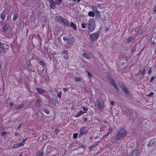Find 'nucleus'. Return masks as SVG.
Masks as SVG:
<instances>
[{"label": "nucleus", "instance_id": "f3484780", "mask_svg": "<svg viewBox=\"0 0 156 156\" xmlns=\"http://www.w3.org/2000/svg\"><path fill=\"white\" fill-rule=\"evenodd\" d=\"M19 17V15L17 13H16L14 14V15L13 18V20L14 22L17 19V18Z\"/></svg>", "mask_w": 156, "mask_h": 156}, {"label": "nucleus", "instance_id": "4d7b16f0", "mask_svg": "<svg viewBox=\"0 0 156 156\" xmlns=\"http://www.w3.org/2000/svg\"><path fill=\"white\" fill-rule=\"evenodd\" d=\"M143 31V30L142 29H140L138 31V33H141Z\"/></svg>", "mask_w": 156, "mask_h": 156}, {"label": "nucleus", "instance_id": "a211bd4d", "mask_svg": "<svg viewBox=\"0 0 156 156\" xmlns=\"http://www.w3.org/2000/svg\"><path fill=\"white\" fill-rule=\"evenodd\" d=\"M24 107V104H20L17 106V107L16 108V109L17 110H19L20 108H23Z\"/></svg>", "mask_w": 156, "mask_h": 156}, {"label": "nucleus", "instance_id": "e2e57ef3", "mask_svg": "<svg viewBox=\"0 0 156 156\" xmlns=\"http://www.w3.org/2000/svg\"><path fill=\"white\" fill-rule=\"evenodd\" d=\"M115 103V102H113V101H112L111 102V104H112V105H114V104Z\"/></svg>", "mask_w": 156, "mask_h": 156}, {"label": "nucleus", "instance_id": "f257e3e1", "mask_svg": "<svg viewBox=\"0 0 156 156\" xmlns=\"http://www.w3.org/2000/svg\"><path fill=\"white\" fill-rule=\"evenodd\" d=\"M126 135L127 132L125 129L124 128H122L116 136L115 140L116 141H117L120 139L125 136Z\"/></svg>", "mask_w": 156, "mask_h": 156}, {"label": "nucleus", "instance_id": "dca6fc26", "mask_svg": "<svg viewBox=\"0 0 156 156\" xmlns=\"http://www.w3.org/2000/svg\"><path fill=\"white\" fill-rule=\"evenodd\" d=\"M82 56L84 58L87 59H90V56L86 53H83L82 54Z\"/></svg>", "mask_w": 156, "mask_h": 156}, {"label": "nucleus", "instance_id": "2eb2a0df", "mask_svg": "<svg viewBox=\"0 0 156 156\" xmlns=\"http://www.w3.org/2000/svg\"><path fill=\"white\" fill-rule=\"evenodd\" d=\"M74 40L73 38H71L69 39L67 41V43L69 44H73L74 42Z\"/></svg>", "mask_w": 156, "mask_h": 156}, {"label": "nucleus", "instance_id": "6e6552de", "mask_svg": "<svg viewBox=\"0 0 156 156\" xmlns=\"http://www.w3.org/2000/svg\"><path fill=\"white\" fill-rule=\"evenodd\" d=\"M61 24L67 27H69L70 26L69 22L67 20L65 19H63Z\"/></svg>", "mask_w": 156, "mask_h": 156}, {"label": "nucleus", "instance_id": "f8f14e48", "mask_svg": "<svg viewBox=\"0 0 156 156\" xmlns=\"http://www.w3.org/2000/svg\"><path fill=\"white\" fill-rule=\"evenodd\" d=\"M122 88L125 94L127 96H128L129 95V92L126 87L125 86H122Z\"/></svg>", "mask_w": 156, "mask_h": 156}, {"label": "nucleus", "instance_id": "5fc2aeb1", "mask_svg": "<svg viewBox=\"0 0 156 156\" xmlns=\"http://www.w3.org/2000/svg\"><path fill=\"white\" fill-rule=\"evenodd\" d=\"M9 105L10 107H12L13 105V103L12 102H10L9 103Z\"/></svg>", "mask_w": 156, "mask_h": 156}, {"label": "nucleus", "instance_id": "f03ea898", "mask_svg": "<svg viewBox=\"0 0 156 156\" xmlns=\"http://www.w3.org/2000/svg\"><path fill=\"white\" fill-rule=\"evenodd\" d=\"M95 26V22L93 19H90L88 23L87 27L90 31H94Z\"/></svg>", "mask_w": 156, "mask_h": 156}, {"label": "nucleus", "instance_id": "9b49d317", "mask_svg": "<svg viewBox=\"0 0 156 156\" xmlns=\"http://www.w3.org/2000/svg\"><path fill=\"white\" fill-rule=\"evenodd\" d=\"M138 153V150L137 149H135L131 153L130 156H137Z\"/></svg>", "mask_w": 156, "mask_h": 156}, {"label": "nucleus", "instance_id": "cd10ccee", "mask_svg": "<svg viewBox=\"0 0 156 156\" xmlns=\"http://www.w3.org/2000/svg\"><path fill=\"white\" fill-rule=\"evenodd\" d=\"M63 57L65 60H68L69 59V54H68L64 55Z\"/></svg>", "mask_w": 156, "mask_h": 156}, {"label": "nucleus", "instance_id": "c756f323", "mask_svg": "<svg viewBox=\"0 0 156 156\" xmlns=\"http://www.w3.org/2000/svg\"><path fill=\"white\" fill-rule=\"evenodd\" d=\"M86 113V112H83L82 110H80L78 113V114L80 116L83 114L85 113Z\"/></svg>", "mask_w": 156, "mask_h": 156}, {"label": "nucleus", "instance_id": "37998d69", "mask_svg": "<svg viewBox=\"0 0 156 156\" xmlns=\"http://www.w3.org/2000/svg\"><path fill=\"white\" fill-rule=\"evenodd\" d=\"M62 94V92H60L58 93L57 96L59 98H61V95Z\"/></svg>", "mask_w": 156, "mask_h": 156}, {"label": "nucleus", "instance_id": "c85d7f7f", "mask_svg": "<svg viewBox=\"0 0 156 156\" xmlns=\"http://www.w3.org/2000/svg\"><path fill=\"white\" fill-rule=\"evenodd\" d=\"M29 62V61H27V62L28 63L27 65V67L29 69H31V68L32 67V66L30 64L28 63Z\"/></svg>", "mask_w": 156, "mask_h": 156}, {"label": "nucleus", "instance_id": "864d4df0", "mask_svg": "<svg viewBox=\"0 0 156 156\" xmlns=\"http://www.w3.org/2000/svg\"><path fill=\"white\" fill-rule=\"evenodd\" d=\"M89 48H94V46L93 45H93H91L90 44L89 45Z\"/></svg>", "mask_w": 156, "mask_h": 156}, {"label": "nucleus", "instance_id": "1a4fd4ad", "mask_svg": "<svg viewBox=\"0 0 156 156\" xmlns=\"http://www.w3.org/2000/svg\"><path fill=\"white\" fill-rule=\"evenodd\" d=\"M85 126H83L81 128L80 130V136L81 134L82 135L85 134L87 133V131L85 130Z\"/></svg>", "mask_w": 156, "mask_h": 156}, {"label": "nucleus", "instance_id": "393cba45", "mask_svg": "<svg viewBox=\"0 0 156 156\" xmlns=\"http://www.w3.org/2000/svg\"><path fill=\"white\" fill-rule=\"evenodd\" d=\"M133 37H129L128 39H127L126 40V41L128 43L130 41H132L133 39Z\"/></svg>", "mask_w": 156, "mask_h": 156}, {"label": "nucleus", "instance_id": "09e8293b", "mask_svg": "<svg viewBox=\"0 0 156 156\" xmlns=\"http://www.w3.org/2000/svg\"><path fill=\"white\" fill-rule=\"evenodd\" d=\"M145 69H144L142 72V73H141L142 75H144L145 74Z\"/></svg>", "mask_w": 156, "mask_h": 156}, {"label": "nucleus", "instance_id": "5701e85b", "mask_svg": "<svg viewBox=\"0 0 156 156\" xmlns=\"http://www.w3.org/2000/svg\"><path fill=\"white\" fill-rule=\"evenodd\" d=\"M20 147H22L20 143L16 144L14 145L13 148H17Z\"/></svg>", "mask_w": 156, "mask_h": 156}, {"label": "nucleus", "instance_id": "39448f33", "mask_svg": "<svg viewBox=\"0 0 156 156\" xmlns=\"http://www.w3.org/2000/svg\"><path fill=\"white\" fill-rule=\"evenodd\" d=\"M5 48L4 46V44L0 42V55H2L5 54V51L4 50Z\"/></svg>", "mask_w": 156, "mask_h": 156}, {"label": "nucleus", "instance_id": "4c0bfd02", "mask_svg": "<svg viewBox=\"0 0 156 156\" xmlns=\"http://www.w3.org/2000/svg\"><path fill=\"white\" fill-rule=\"evenodd\" d=\"M45 93V91L42 89H40V94H44Z\"/></svg>", "mask_w": 156, "mask_h": 156}, {"label": "nucleus", "instance_id": "aec40b11", "mask_svg": "<svg viewBox=\"0 0 156 156\" xmlns=\"http://www.w3.org/2000/svg\"><path fill=\"white\" fill-rule=\"evenodd\" d=\"M88 15L89 16L94 17L95 16V13L94 12L90 11L89 12Z\"/></svg>", "mask_w": 156, "mask_h": 156}, {"label": "nucleus", "instance_id": "a878e982", "mask_svg": "<svg viewBox=\"0 0 156 156\" xmlns=\"http://www.w3.org/2000/svg\"><path fill=\"white\" fill-rule=\"evenodd\" d=\"M112 128H110L109 129H108V131L106 134L108 136L109 135L110 133H112Z\"/></svg>", "mask_w": 156, "mask_h": 156}, {"label": "nucleus", "instance_id": "ddd939ff", "mask_svg": "<svg viewBox=\"0 0 156 156\" xmlns=\"http://www.w3.org/2000/svg\"><path fill=\"white\" fill-rule=\"evenodd\" d=\"M50 2L51 4L50 5V7L52 9H54L55 7V5H56L55 3L53 0H50Z\"/></svg>", "mask_w": 156, "mask_h": 156}, {"label": "nucleus", "instance_id": "680f3d73", "mask_svg": "<svg viewBox=\"0 0 156 156\" xmlns=\"http://www.w3.org/2000/svg\"><path fill=\"white\" fill-rule=\"evenodd\" d=\"M19 134V133H14V135L15 136H17Z\"/></svg>", "mask_w": 156, "mask_h": 156}, {"label": "nucleus", "instance_id": "603ef678", "mask_svg": "<svg viewBox=\"0 0 156 156\" xmlns=\"http://www.w3.org/2000/svg\"><path fill=\"white\" fill-rule=\"evenodd\" d=\"M6 133V132L3 131L2 133V136H5Z\"/></svg>", "mask_w": 156, "mask_h": 156}, {"label": "nucleus", "instance_id": "3c124183", "mask_svg": "<svg viewBox=\"0 0 156 156\" xmlns=\"http://www.w3.org/2000/svg\"><path fill=\"white\" fill-rule=\"evenodd\" d=\"M151 72H152V71H151V68H150L149 70V71L148 72V73L149 75H150L151 73Z\"/></svg>", "mask_w": 156, "mask_h": 156}, {"label": "nucleus", "instance_id": "79ce46f5", "mask_svg": "<svg viewBox=\"0 0 156 156\" xmlns=\"http://www.w3.org/2000/svg\"><path fill=\"white\" fill-rule=\"evenodd\" d=\"M155 77L154 76H153L151 78L150 81L152 82L153 81V80H154V79H155Z\"/></svg>", "mask_w": 156, "mask_h": 156}, {"label": "nucleus", "instance_id": "4be33fe9", "mask_svg": "<svg viewBox=\"0 0 156 156\" xmlns=\"http://www.w3.org/2000/svg\"><path fill=\"white\" fill-rule=\"evenodd\" d=\"M98 143H97L96 144H94L92 145L89 148V149L91 151L94 149V148L95 147V146Z\"/></svg>", "mask_w": 156, "mask_h": 156}, {"label": "nucleus", "instance_id": "49530a36", "mask_svg": "<svg viewBox=\"0 0 156 156\" xmlns=\"http://www.w3.org/2000/svg\"><path fill=\"white\" fill-rule=\"evenodd\" d=\"M37 105L36 106V108H38L39 107V106H38L39 105L38 104V103H39V99L37 100Z\"/></svg>", "mask_w": 156, "mask_h": 156}, {"label": "nucleus", "instance_id": "8fccbe9b", "mask_svg": "<svg viewBox=\"0 0 156 156\" xmlns=\"http://www.w3.org/2000/svg\"><path fill=\"white\" fill-rule=\"evenodd\" d=\"M83 110L85 111H87L88 110V108H87L86 107H83Z\"/></svg>", "mask_w": 156, "mask_h": 156}, {"label": "nucleus", "instance_id": "f704fd0d", "mask_svg": "<svg viewBox=\"0 0 156 156\" xmlns=\"http://www.w3.org/2000/svg\"><path fill=\"white\" fill-rule=\"evenodd\" d=\"M86 24L85 23H83L81 24V27L83 28H85L86 27Z\"/></svg>", "mask_w": 156, "mask_h": 156}, {"label": "nucleus", "instance_id": "58836bf2", "mask_svg": "<svg viewBox=\"0 0 156 156\" xmlns=\"http://www.w3.org/2000/svg\"><path fill=\"white\" fill-rule=\"evenodd\" d=\"M153 95L154 93L152 92H151L149 94L147 95V96L150 97H151V96H152Z\"/></svg>", "mask_w": 156, "mask_h": 156}, {"label": "nucleus", "instance_id": "412c9836", "mask_svg": "<svg viewBox=\"0 0 156 156\" xmlns=\"http://www.w3.org/2000/svg\"><path fill=\"white\" fill-rule=\"evenodd\" d=\"M5 17L6 15L5 13H2L1 14L0 17L2 20H4L5 19Z\"/></svg>", "mask_w": 156, "mask_h": 156}, {"label": "nucleus", "instance_id": "2f4dec72", "mask_svg": "<svg viewBox=\"0 0 156 156\" xmlns=\"http://www.w3.org/2000/svg\"><path fill=\"white\" fill-rule=\"evenodd\" d=\"M43 111L45 113L47 114H48L49 113V111L48 109H44Z\"/></svg>", "mask_w": 156, "mask_h": 156}, {"label": "nucleus", "instance_id": "bf43d9fd", "mask_svg": "<svg viewBox=\"0 0 156 156\" xmlns=\"http://www.w3.org/2000/svg\"><path fill=\"white\" fill-rule=\"evenodd\" d=\"M80 115L78 114V113L75 115L76 117L77 118L79 117Z\"/></svg>", "mask_w": 156, "mask_h": 156}, {"label": "nucleus", "instance_id": "0eeeda50", "mask_svg": "<svg viewBox=\"0 0 156 156\" xmlns=\"http://www.w3.org/2000/svg\"><path fill=\"white\" fill-rule=\"evenodd\" d=\"M148 147L155 146L156 145V139H151L149 142L148 144Z\"/></svg>", "mask_w": 156, "mask_h": 156}, {"label": "nucleus", "instance_id": "ea45409f", "mask_svg": "<svg viewBox=\"0 0 156 156\" xmlns=\"http://www.w3.org/2000/svg\"><path fill=\"white\" fill-rule=\"evenodd\" d=\"M108 136L106 134V135H103L102 138V139H106L107 138Z\"/></svg>", "mask_w": 156, "mask_h": 156}, {"label": "nucleus", "instance_id": "e433bc0d", "mask_svg": "<svg viewBox=\"0 0 156 156\" xmlns=\"http://www.w3.org/2000/svg\"><path fill=\"white\" fill-rule=\"evenodd\" d=\"M40 65H41L43 66H45V63L42 61H41V62H40Z\"/></svg>", "mask_w": 156, "mask_h": 156}, {"label": "nucleus", "instance_id": "bb28decb", "mask_svg": "<svg viewBox=\"0 0 156 156\" xmlns=\"http://www.w3.org/2000/svg\"><path fill=\"white\" fill-rule=\"evenodd\" d=\"M87 73L89 78L90 79H92L93 78V76L92 74L88 71H87Z\"/></svg>", "mask_w": 156, "mask_h": 156}, {"label": "nucleus", "instance_id": "69168bd1", "mask_svg": "<svg viewBox=\"0 0 156 156\" xmlns=\"http://www.w3.org/2000/svg\"><path fill=\"white\" fill-rule=\"evenodd\" d=\"M37 91L39 93V88H37Z\"/></svg>", "mask_w": 156, "mask_h": 156}, {"label": "nucleus", "instance_id": "6ab92c4d", "mask_svg": "<svg viewBox=\"0 0 156 156\" xmlns=\"http://www.w3.org/2000/svg\"><path fill=\"white\" fill-rule=\"evenodd\" d=\"M69 27H70L74 30H76L77 29L76 25H75L74 23L72 22L71 23V25H70Z\"/></svg>", "mask_w": 156, "mask_h": 156}, {"label": "nucleus", "instance_id": "b1692460", "mask_svg": "<svg viewBox=\"0 0 156 156\" xmlns=\"http://www.w3.org/2000/svg\"><path fill=\"white\" fill-rule=\"evenodd\" d=\"M62 0H55V4L57 5H58L60 4Z\"/></svg>", "mask_w": 156, "mask_h": 156}, {"label": "nucleus", "instance_id": "0e129e2a", "mask_svg": "<svg viewBox=\"0 0 156 156\" xmlns=\"http://www.w3.org/2000/svg\"><path fill=\"white\" fill-rule=\"evenodd\" d=\"M99 137V136H96L95 138L94 139H96L97 138H98Z\"/></svg>", "mask_w": 156, "mask_h": 156}, {"label": "nucleus", "instance_id": "7c9ffc66", "mask_svg": "<svg viewBox=\"0 0 156 156\" xmlns=\"http://www.w3.org/2000/svg\"><path fill=\"white\" fill-rule=\"evenodd\" d=\"M78 133H74L73 134V137L74 139H76Z\"/></svg>", "mask_w": 156, "mask_h": 156}, {"label": "nucleus", "instance_id": "423d86ee", "mask_svg": "<svg viewBox=\"0 0 156 156\" xmlns=\"http://www.w3.org/2000/svg\"><path fill=\"white\" fill-rule=\"evenodd\" d=\"M109 81L111 83V84L113 85L115 88L118 91L119 89L117 87L116 84L114 82V80H113L112 77H110L108 79Z\"/></svg>", "mask_w": 156, "mask_h": 156}, {"label": "nucleus", "instance_id": "9d476101", "mask_svg": "<svg viewBox=\"0 0 156 156\" xmlns=\"http://www.w3.org/2000/svg\"><path fill=\"white\" fill-rule=\"evenodd\" d=\"M63 19L62 16H57L55 17V20L58 23H61Z\"/></svg>", "mask_w": 156, "mask_h": 156}, {"label": "nucleus", "instance_id": "a19ab883", "mask_svg": "<svg viewBox=\"0 0 156 156\" xmlns=\"http://www.w3.org/2000/svg\"><path fill=\"white\" fill-rule=\"evenodd\" d=\"M62 53L63 54V55L68 54L67 51L66 50L63 51L62 52Z\"/></svg>", "mask_w": 156, "mask_h": 156}, {"label": "nucleus", "instance_id": "7ed1b4c3", "mask_svg": "<svg viewBox=\"0 0 156 156\" xmlns=\"http://www.w3.org/2000/svg\"><path fill=\"white\" fill-rule=\"evenodd\" d=\"M95 104L99 110L101 111L104 108V106L99 99H98L96 100L95 103Z\"/></svg>", "mask_w": 156, "mask_h": 156}, {"label": "nucleus", "instance_id": "20e7f679", "mask_svg": "<svg viewBox=\"0 0 156 156\" xmlns=\"http://www.w3.org/2000/svg\"><path fill=\"white\" fill-rule=\"evenodd\" d=\"M99 34L97 33H94L90 35V37L91 39V41L93 42V41H97L98 37Z\"/></svg>", "mask_w": 156, "mask_h": 156}, {"label": "nucleus", "instance_id": "6e6d98bb", "mask_svg": "<svg viewBox=\"0 0 156 156\" xmlns=\"http://www.w3.org/2000/svg\"><path fill=\"white\" fill-rule=\"evenodd\" d=\"M23 125V124H20L17 127V129H19L22 126V125Z\"/></svg>", "mask_w": 156, "mask_h": 156}, {"label": "nucleus", "instance_id": "de8ad7c7", "mask_svg": "<svg viewBox=\"0 0 156 156\" xmlns=\"http://www.w3.org/2000/svg\"><path fill=\"white\" fill-rule=\"evenodd\" d=\"M69 88H63V90L65 92H66V91H68L69 90Z\"/></svg>", "mask_w": 156, "mask_h": 156}, {"label": "nucleus", "instance_id": "c9c22d12", "mask_svg": "<svg viewBox=\"0 0 156 156\" xmlns=\"http://www.w3.org/2000/svg\"><path fill=\"white\" fill-rule=\"evenodd\" d=\"M75 80L76 81H79L81 80V79L80 77H76L75 78Z\"/></svg>", "mask_w": 156, "mask_h": 156}, {"label": "nucleus", "instance_id": "c03bdc74", "mask_svg": "<svg viewBox=\"0 0 156 156\" xmlns=\"http://www.w3.org/2000/svg\"><path fill=\"white\" fill-rule=\"evenodd\" d=\"M63 39L64 40L66 41L68 40V38L67 37L64 36L63 37Z\"/></svg>", "mask_w": 156, "mask_h": 156}, {"label": "nucleus", "instance_id": "774afa93", "mask_svg": "<svg viewBox=\"0 0 156 156\" xmlns=\"http://www.w3.org/2000/svg\"><path fill=\"white\" fill-rule=\"evenodd\" d=\"M153 38H153V37H152V38H151V41L152 42L153 39Z\"/></svg>", "mask_w": 156, "mask_h": 156}, {"label": "nucleus", "instance_id": "a18cd8bd", "mask_svg": "<svg viewBox=\"0 0 156 156\" xmlns=\"http://www.w3.org/2000/svg\"><path fill=\"white\" fill-rule=\"evenodd\" d=\"M38 112L34 113L33 114V117H34V116H38Z\"/></svg>", "mask_w": 156, "mask_h": 156}, {"label": "nucleus", "instance_id": "052dcab7", "mask_svg": "<svg viewBox=\"0 0 156 156\" xmlns=\"http://www.w3.org/2000/svg\"><path fill=\"white\" fill-rule=\"evenodd\" d=\"M58 130L57 129H55V133H58Z\"/></svg>", "mask_w": 156, "mask_h": 156}, {"label": "nucleus", "instance_id": "338daca9", "mask_svg": "<svg viewBox=\"0 0 156 156\" xmlns=\"http://www.w3.org/2000/svg\"><path fill=\"white\" fill-rule=\"evenodd\" d=\"M42 153H40L39 156H42Z\"/></svg>", "mask_w": 156, "mask_h": 156}, {"label": "nucleus", "instance_id": "72a5a7b5", "mask_svg": "<svg viewBox=\"0 0 156 156\" xmlns=\"http://www.w3.org/2000/svg\"><path fill=\"white\" fill-rule=\"evenodd\" d=\"M41 21L45 22L46 20V16H43L41 18Z\"/></svg>", "mask_w": 156, "mask_h": 156}, {"label": "nucleus", "instance_id": "13d9d810", "mask_svg": "<svg viewBox=\"0 0 156 156\" xmlns=\"http://www.w3.org/2000/svg\"><path fill=\"white\" fill-rule=\"evenodd\" d=\"M154 13L156 14V6H155L154 9Z\"/></svg>", "mask_w": 156, "mask_h": 156}, {"label": "nucleus", "instance_id": "4468645a", "mask_svg": "<svg viewBox=\"0 0 156 156\" xmlns=\"http://www.w3.org/2000/svg\"><path fill=\"white\" fill-rule=\"evenodd\" d=\"M8 24H5L2 27L3 31L4 32H6L8 30Z\"/></svg>", "mask_w": 156, "mask_h": 156}, {"label": "nucleus", "instance_id": "473e14b6", "mask_svg": "<svg viewBox=\"0 0 156 156\" xmlns=\"http://www.w3.org/2000/svg\"><path fill=\"white\" fill-rule=\"evenodd\" d=\"M26 140V139L23 140L21 143H20L22 146H23V145H24V142Z\"/></svg>", "mask_w": 156, "mask_h": 156}]
</instances>
